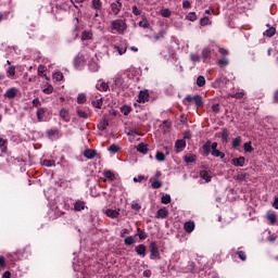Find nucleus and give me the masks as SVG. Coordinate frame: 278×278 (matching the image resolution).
<instances>
[{
  "label": "nucleus",
  "instance_id": "obj_1",
  "mask_svg": "<svg viewBox=\"0 0 278 278\" xmlns=\"http://www.w3.org/2000/svg\"><path fill=\"white\" fill-rule=\"evenodd\" d=\"M111 30L123 36L127 31V22L125 20L111 21Z\"/></svg>",
  "mask_w": 278,
  "mask_h": 278
},
{
  "label": "nucleus",
  "instance_id": "obj_2",
  "mask_svg": "<svg viewBox=\"0 0 278 278\" xmlns=\"http://www.w3.org/2000/svg\"><path fill=\"white\" fill-rule=\"evenodd\" d=\"M184 105H192V103H194V105L197 108H203V98L199 94L195 96H186L185 99L182 100Z\"/></svg>",
  "mask_w": 278,
  "mask_h": 278
},
{
  "label": "nucleus",
  "instance_id": "obj_3",
  "mask_svg": "<svg viewBox=\"0 0 278 278\" xmlns=\"http://www.w3.org/2000/svg\"><path fill=\"white\" fill-rule=\"evenodd\" d=\"M150 260H160V245L156 241H151L150 245Z\"/></svg>",
  "mask_w": 278,
  "mask_h": 278
},
{
  "label": "nucleus",
  "instance_id": "obj_4",
  "mask_svg": "<svg viewBox=\"0 0 278 278\" xmlns=\"http://www.w3.org/2000/svg\"><path fill=\"white\" fill-rule=\"evenodd\" d=\"M59 116L64 123H71V112L67 109H61Z\"/></svg>",
  "mask_w": 278,
  "mask_h": 278
},
{
  "label": "nucleus",
  "instance_id": "obj_5",
  "mask_svg": "<svg viewBox=\"0 0 278 278\" xmlns=\"http://www.w3.org/2000/svg\"><path fill=\"white\" fill-rule=\"evenodd\" d=\"M85 64H86V59L84 58V54H78L74 59V66H75V68H84Z\"/></svg>",
  "mask_w": 278,
  "mask_h": 278
},
{
  "label": "nucleus",
  "instance_id": "obj_6",
  "mask_svg": "<svg viewBox=\"0 0 278 278\" xmlns=\"http://www.w3.org/2000/svg\"><path fill=\"white\" fill-rule=\"evenodd\" d=\"M121 10H123V2H112L111 3V11L115 16H118L121 14Z\"/></svg>",
  "mask_w": 278,
  "mask_h": 278
},
{
  "label": "nucleus",
  "instance_id": "obj_7",
  "mask_svg": "<svg viewBox=\"0 0 278 278\" xmlns=\"http://www.w3.org/2000/svg\"><path fill=\"white\" fill-rule=\"evenodd\" d=\"M147 101H149V91H140L138 94L137 103H147Z\"/></svg>",
  "mask_w": 278,
  "mask_h": 278
},
{
  "label": "nucleus",
  "instance_id": "obj_8",
  "mask_svg": "<svg viewBox=\"0 0 278 278\" xmlns=\"http://www.w3.org/2000/svg\"><path fill=\"white\" fill-rule=\"evenodd\" d=\"M135 251L139 257H147V245L139 244L135 248Z\"/></svg>",
  "mask_w": 278,
  "mask_h": 278
},
{
  "label": "nucleus",
  "instance_id": "obj_9",
  "mask_svg": "<svg viewBox=\"0 0 278 278\" xmlns=\"http://www.w3.org/2000/svg\"><path fill=\"white\" fill-rule=\"evenodd\" d=\"M175 149H176V153H181V151L186 149V140L184 139L176 140Z\"/></svg>",
  "mask_w": 278,
  "mask_h": 278
},
{
  "label": "nucleus",
  "instance_id": "obj_10",
  "mask_svg": "<svg viewBox=\"0 0 278 278\" xmlns=\"http://www.w3.org/2000/svg\"><path fill=\"white\" fill-rule=\"evenodd\" d=\"M266 218H267V220H269V225L277 224V213H275V211H268L266 213Z\"/></svg>",
  "mask_w": 278,
  "mask_h": 278
},
{
  "label": "nucleus",
  "instance_id": "obj_11",
  "mask_svg": "<svg viewBox=\"0 0 278 278\" xmlns=\"http://www.w3.org/2000/svg\"><path fill=\"white\" fill-rule=\"evenodd\" d=\"M46 114H47V108H38L37 109V121H38V123L45 122Z\"/></svg>",
  "mask_w": 278,
  "mask_h": 278
},
{
  "label": "nucleus",
  "instance_id": "obj_12",
  "mask_svg": "<svg viewBox=\"0 0 278 278\" xmlns=\"http://www.w3.org/2000/svg\"><path fill=\"white\" fill-rule=\"evenodd\" d=\"M18 89H16V87H12L5 91L4 97L7 99H14V97H16Z\"/></svg>",
  "mask_w": 278,
  "mask_h": 278
},
{
  "label": "nucleus",
  "instance_id": "obj_13",
  "mask_svg": "<svg viewBox=\"0 0 278 278\" xmlns=\"http://www.w3.org/2000/svg\"><path fill=\"white\" fill-rule=\"evenodd\" d=\"M91 8L96 10V12H99L103 9V2H101V0H92Z\"/></svg>",
  "mask_w": 278,
  "mask_h": 278
},
{
  "label": "nucleus",
  "instance_id": "obj_14",
  "mask_svg": "<svg viewBox=\"0 0 278 278\" xmlns=\"http://www.w3.org/2000/svg\"><path fill=\"white\" fill-rule=\"evenodd\" d=\"M184 229H185L186 233H192V231H194V222L189 220V222L185 223Z\"/></svg>",
  "mask_w": 278,
  "mask_h": 278
},
{
  "label": "nucleus",
  "instance_id": "obj_15",
  "mask_svg": "<svg viewBox=\"0 0 278 278\" xmlns=\"http://www.w3.org/2000/svg\"><path fill=\"white\" fill-rule=\"evenodd\" d=\"M75 212H83V210H86V202L84 201H76L74 204Z\"/></svg>",
  "mask_w": 278,
  "mask_h": 278
},
{
  "label": "nucleus",
  "instance_id": "obj_16",
  "mask_svg": "<svg viewBox=\"0 0 278 278\" xmlns=\"http://www.w3.org/2000/svg\"><path fill=\"white\" fill-rule=\"evenodd\" d=\"M0 151L1 153H8V139L0 137Z\"/></svg>",
  "mask_w": 278,
  "mask_h": 278
},
{
  "label": "nucleus",
  "instance_id": "obj_17",
  "mask_svg": "<svg viewBox=\"0 0 278 278\" xmlns=\"http://www.w3.org/2000/svg\"><path fill=\"white\" fill-rule=\"evenodd\" d=\"M85 157H87V160H93V157H97V151L92 150V149H87L84 152Z\"/></svg>",
  "mask_w": 278,
  "mask_h": 278
},
{
  "label": "nucleus",
  "instance_id": "obj_18",
  "mask_svg": "<svg viewBox=\"0 0 278 278\" xmlns=\"http://www.w3.org/2000/svg\"><path fill=\"white\" fill-rule=\"evenodd\" d=\"M244 162H247V159H244V156L232 159L233 166H244Z\"/></svg>",
  "mask_w": 278,
  "mask_h": 278
},
{
  "label": "nucleus",
  "instance_id": "obj_19",
  "mask_svg": "<svg viewBox=\"0 0 278 278\" xmlns=\"http://www.w3.org/2000/svg\"><path fill=\"white\" fill-rule=\"evenodd\" d=\"M168 216V208L162 207L156 213V218H166Z\"/></svg>",
  "mask_w": 278,
  "mask_h": 278
},
{
  "label": "nucleus",
  "instance_id": "obj_20",
  "mask_svg": "<svg viewBox=\"0 0 278 278\" xmlns=\"http://www.w3.org/2000/svg\"><path fill=\"white\" fill-rule=\"evenodd\" d=\"M81 40H92L93 34L92 30H84L80 36Z\"/></svg>",
  "mask_w": 278,
  "mask_h": 278
},
{
  "label": "nucleus",
  "instance_id": "obj_21",
  "mask_svg": "<svg viewBox=\"0 0 278 278\" xmlns=\"http://www.w3.org/2000/svg\"><path fill=\"white\" fill-rule=\"evenodd\" d=\"M137 151L139 153H142L143 155H147V153H149V148H148V146L146 143H139L137 146Z\"/></svg>",
  "mask_w": 278,
  "mask_h": 278
},
{
  "label": "nucleus",
  "instance_id": "obj_22",
  "mask_svg": "<svg viewBox=\"0 0 278 278\" xmlns=\"http://www.w3.org/2000/svg\"><path fill=\"white\" fill-rule=\"evenodd\" d=\"M48 138H55V136H60V129L51 128L46 131Z\"/></svg>",
  "mask_w": 278,
  "mask_h": 278
},
{
  "label": "nucleus",
  "instance_id": "obj_23",
  "mask_svg": "<svg viewBox=\"0 0 278 278\" xmlns=\"http://www.w3.org/2000/svg\"><path fill=\"white\" fill-rule=\"evenodd\" d=\"M97 90H100L102 92H108V90H110V85H108V83H101L100 85L96 86Z\"/></svg>",
  "mask_w": 278,
  "mask_h": 278
},
{
  "label": "nucleus",
  "instance_id": "obj_24",
  "mask_svg": "<svg viewBox=\"0 0 278 278\" xmlns=\"http://www.w3.org/2000/svg\"><path fill=\"white\" fill-rule=\"evenodd\" d=\"M200 177L204 179L206 182L212 181V176H210V173L207 170H201Z\"/></svg>",
  "mask_w": 278,
  "mask_h": 278
},
{
  "label": "nucleus",
  "instance_id": "obj_25",
  "mask_svg": "<svg viewBox=\"0 0 278 278\" xmlns=\"http://www.w3.org/2000/svg\"><path fill=\"white\" fill-rule=\"evenodd\" d=\"M212 142L211 141H207L206 143L203 144L202 149H203V152L205 153V155H208L210 153H212Z\"/></svg>",
  "mask_w": 278,
  "mask_h": 278
},
{
  "label": "nucleus",
  "instance_id": "obj_26",
  "mask_svg": "<svg viewBox=\"0 0 278 278\" xmlns=\"http://www.w3.org/2000/svg\"><path fill=\"white\" fill-rule=\"evenodd\" d=\"M184 161L187 164H192V163L197 162V155H194V154L186 155V156H184Z\"/></svg>",
  "mask_w": 278,
  "mask_h": 278
},
{
  "label": "nucleus",
  "instance_id": "obj_27",
  "mask_svg": "<svg viewBox=\"0 0 278 278\" xmlns=\"http://www.w3.org/2000/svg\"><path fill=\"white\" fill-rule=\"evenodd\" d=\"M93 108H97L98 110H101L103 106V98H99L97 100H93L92 102Z\"/></svg>",
  "mask_w": 278,
  "mask_h": 278
},
{
  "label": "nucleus",
  "instance_id": "obj_28",
  "mask_svg": "<svg viewBox=\"0 0 278 278\" xmlns=\"http://www.w3.org/2000/svg\"><path fill=\"white\" fill-rule=\"evenodd\" d=\"M110 123L105 119H103L102 122H100L98 124V129H100V131H105V129H108Z\"/></svg>",
  "mask_w": 278,
  "mask_h": 278
},
{
  "label": "nucleus",
  "instance_id": "obj_29",
  "mask_svg": "<svg viewBox=\"0 0 278 278\" xmlns=\"http://www.w3.org/2000/svg\"><path fill=\"white\" fill-rule=\"evenodd\" d=\"M202 56L204 60H210V58H212V50H210V48H204L202 50Z\"/></svg>",
  "mask_w": 278,
  "mask_h": 278
},
{
  "label": "nucleus",
  "instance_id": "obj_30",
  "mask_svg": "<svg viewBox=\"0 0 278 278\" xmlns=\"http://www.w3.org/2000/svg\"><path fill=\"white\" fill-rule=\"evenodd\" d=\"M104 177L109 179V181H114L116 179V175L112 173V170H106L103 173Z\"/></svg>",
  "mask_w": 278,
  "mask_h": 278
},
{
  "label": "nucleus",
  "instance_id": "obj_31",
  "mask_svg": "<svg viewBox=\"0 0 278 278\" xmlns=\"http://www.w3.org/2000/svg\"><path fill=\"white\" fill-rule=\"evenodd\" d=\"M275 34H277V29L275 27H270L265 30L264 36H267V38H273Z\"/></svg>",
  "mask_w": 278,
  "mask_h": 278
},
{
  "label": "nucleus",
  "instance_id": "obj_32",
  "mask_svg": "<svg viewBox=\"0 0 278 278\" xmlns=\"http://www.w3.org/2000/svg\"><path fill=\"white\" fill-rule=\"evenodd\" d=\"M121 112H122V114H124V116H129V114H131V106L123 105L121 108Z\"/></svg>",
  "mask_w": 278,
  "mask_h": 278
},
{
  "label": "nucleus",
  "instance_id": "obj_33",
  "mask_svg": "<svg viewBox=\"0 0 278 278\" xmlns=\"http://www.w3.org/2000/svg\"><path fill=\"white\" fill-rule=\"evenodd\" d=\"M89 71H91V73H97L99 71V64L94 61L89 62Z\"/></svg>",
  "mask_w": 278,
  "mask_h": 278
},
{
  "label": "nucleus",
  "instance_id": "obj_34",
  "mask_svg": "<svg viewBox=\"0 0 278 278\" xmlns=\"http://www.w3.org/2000/svg\"><path fill=\"white\" fill-rule=\"evenodd\" d=\"M219 136L223 142H227V140L229 139V130L223 129L222 132H219Z\"/></svg>",
  "mask_w": 278,
  "mask_h": 278
},
{
  "label": "nucleus",
  "instance_id": "obj_35",
  "mask_svg": "<svg viewBox=\"0 0 278 278\" xmlns=\"http://www.w3.org/2000/svg\"><path fill=\"white\" fill-rule=\"evenodd\" d=\"M43 94H53V86L50 84H47L45 88L42 89Z\"/></svg>",
  "mask_w": 278,
  "mask_h": 278
},
{
  "label": "nucleus",
  "instance_id": "obj_36",
  "mask_svg": "<svg viewBox=\"0 0 278 278\" xmlns=\"http://www.w3.org/2000/svg\"><path fill=\"white\" fill-rule=\"evenodd\" d=\"M124 244H126L127 247H131V244H136V239L131 236L126 237L124 240Z\"/></svg>",
  "mask_w": 278,
  "mask_h": 278
},
{
  "label": "nucleus",
  "instance_id": "obj_37",
  "mask_svg": "<svg viewBox=\"0 0 278 278\" xmlns=\"http://www.w3.org/2000/svg\"><path fill=\"white\" fill-rule=\"evenodd\" d=\"M211 155H213V157H220L222 160L225 157V153L220 152V150H212Z\"/></svg>",
  "mask_w": 278,
  "mask_h": 278
},
{
  "label": "nucleus",
  "instance_id": "obj_38",
  "mask_svg": "<svg viewBox=\"0 0 278 278\" xmlns=\"http://www.w3.org/2000/svg\"><path fill=\"white\" fill-rule=\"evenodd\" d=\"M172 14L170 9L161 10V16H163V18H170Z\"/></svg>",
  "mask_w": 278,
  "mask_h": 278
},
{
  "label": "nucleus",
  "instance_id": "obj_39",
  "mask_svg": "<svg viewBox=\"0 0 278 278\" xmlns=\"http://www.w3.org/2000/svg\"><path fill=\"white\" fill-rule=\"evenodd\" d=\"M242 144V137H237L232 139V149H238Z\"/></svg>",
  "mask_w": 278,
  "mask_h": 278
},
{
  "label": "nucleus",
  "instance_id": "obj_40",
  "mask_svg": "<svg viewBox=\"0 0 278 278\" xmlns=\"http://www.w3.org/2000/svg\"><path fill=\"white\" fill-rule=\"evenodd\" d=\"M106 216H109V218H117L118 216V212L116 210H106Z\"/></svg>",
  "mask_w": 278,
  "mask_h": 278
},
{
  "label": "nucleus",
  "instance_id": "obj_41",
  "mask_svg": "<svg viewBox=\"0 0 278 278\" xmlns=\"http://www.w3.org/2000/svg\"><path fill=\"white\" fill-rule=\"evenodd\" d=\"M200 25L202 27H205L206 25H212V21H210V17L204 16L200 20Z\"/></svg>",
  "mask_w": 278,
  "mask_h": 278
},
{
  "label": "nucleus",
  "instance_id": "obj_42",
  "mask_svg": "<svg viewBox=\"0 0 278 278\" xmlns=\"http://www.w3.org/2000/svg\"><path fill=\"white\" fill-rule=\"evenodd\" d=\"M8 77H14L16 75V67L15 66H9L7 70Z\"/></svg>",
  "mask_w": 278,
  "mask_h": 278
},
{
  "label": "nucleus",
  "instance_id": "obj_43",
  "mask_svg": "<svg viewBox=\"0 0 278 278\" xmlns=\"http://www.w3.org/2000/svg\"><path fill=\"white\" fill-rule=\"evenodd\" d=\"M218 66H229V59L223 56L218 60Z\"/></svg>",
  "mask_w": 278,
  "mask_h": 278
},
{
  "label": "nucleus",
  "instance_id": "obj_44",
  "mask_svg": "<svg viewBox=\"0 0 278 278\" xmlns=\"http://www.w3.org/2000/svg\"><path fill=\"white\" fill-rule=\"evenodd\" d=\"M155 160L157 162H164L166 160V155L163 152H156Z\"/></svg>",
  "mask_w": 278,
  "mask_h": 278
},
{
  "label": "nucleus",
  "instance_id": "obj_45",
  "mask_svg": "<svg viewBox=\"0 0 278 278\" xmlns=\"http://www.w3.org/2000/svg\"><path fill=\"white\" fill-rule=\"evenodd\" d=\"M197 86H199V88H203V86H205V77L204 76H199L198 77Z\"/></svg>",
  "mask_w": 278,
  "mask_h": 278
},
{
  "label": "nucleus",
  "instance_id": "obj_46",
  "mask_svg": "<svg viewBox=\"0 0 278 278\" xmlns=\"http://www.w3.org/2000/svg\"><path fill=\"white\" fill-rule=\"evenodd\" d=\"M197 13L195 12H190L187 16L186 20L187 21H191V23H194V21H197Z\"/></svg>",
  "mask_w": 278,
  "mask_h": 278
},
{
  "label": "nucleus",
  "instance_id": "obj_47",
  "mask_svg": "<svg viewBox=\"0 0 278 278\" xmlns=\"http://www.w3.org/2000/svg\"><path fill=\"white\" fill-rule=\"evenodd\" d=\"M53 79H55V81H62V79H64V74H62V72H55L53 74Z\"/></svg>",
  "mask_w": 278,
  "mask_h": 278
},
{
  "label": "nucleus",
  "instance_id": "obj_48",
  "mask_svg": "<svg viewBox=\"0 0 278 278\" xmlns=\"http://www.w3.org/2000/svg\"><path fill=\"white\" fill-rule=\"evenodd\" d=\"M137 233H138V237H139L140 240H147L148 236H147V232H144V230L138 228Z\"/></svg>",
  "mask_w": 278,
  "mask_h": 278
},
{
  "label": "nucleus",
  "instance_id": "obj_49",
  "mask_svg": "<svg viewBox=\"0 0 278 278\" xmlns=\"http://www.w3.org/2000/svg\"><path fill=\"white\" fill-rule=\"evenodd\" d=\"M108 151H110V153H118V151H121V147H118V144H112Z\"/></svg>",
  "mask_w": 278,
  "mask_h": 278
},
{
  "label": "nucleus",
  "instance_id": "obj_50",
  "mask_svg": "<svg viewBox=\"0 0 278 278\" xmlns=\"http://www.w3.org/2000/svg\"><path fill=\"white\" fill-rule=\"evenodd\" d=\"M161 203H163V205H168V203H170V194L163 195L161 199Z\"/></svg>",
  "mask_w": 278,
  "mask_h": 278
},
{
  "label": "nucleus",
  "instance_id": "obj_51",
  "mask_svg": "<svg viewBox=\"0 0 278 278\" xmlns=\"http://www.w3.org/2000/svg\"><path fill=\"white\" fill-rule=\"evenodd\" d=\"M243 149L245 153H253V146H251V142H245Z\"/></svg>",
  "mask_w": 278,
  "mask_h": 278
},
{
  "label": "nucleus",
  "instance_id": "obj_52",
  "mask_svg": "<svg viewBox=\"0 0 278 278\" xmlns=\"http://www.w3.org/2000/svg\"><path fill=\"white\" fill-rule=\"evenodd\" d=\"M151 188H153V190H159V188H162V181L160 180L152 181Z\"/></svg>",
  "mask_w": 278,
  "mask_h": 278
},
{
  "label": "nucleus",
  "instance_id": "obj_53",
  "mask_svg": "<svg viewBox=\"0 0 278 278\" xmlns=\"http://www.w3.org/2000/svg\"><path fill=\"white\" fill-rule=\"evenodd\" d=\"M237 255L239 260H241L242 262H247V253H244V251H238Z\"/></svg>",
  "mask_w": 278,
  "mask_h": 278
},
{
  "label": "nucleus",
  "instance_id": "obj_54",
  "mask_svg": "<svg viewBox=\"0 0 278 278\" xmlns=\"http://www.w3.org/2000/svg\"><path fill=\"white\" fill-rule=\"evenodd\" d=\"M42 164H43V166L51 167V166H55V161H53V160H43Z\"/></svg>",
  "mask_w": 278,
  "mask_h": 278
},
{
  "label": "nucleus",
  "instance_id": "obj_55",
  "mask_svg": "<svg viewBox=\"0 0 278 278\" xmlns=\"http://www.w3.org/2000/svg\"><path fill=\"white\" fill-rule=\"evenodd\" d=\"M229 97H230V99H242V97H244V91H240L235 94H230Z\"/></svg>",
  "mask_w": 278,
  "mask_h": 278
},
{
  "label": "nucleus",
  "instance_id": "obj_56",
  "mask_svg": "<svg viewBox=\"0 0 278 278\" xmlns=\"http://www.w3.org/2000/svg\"><path fill=\"white\" fill-rule=\"evenodd\" d=\"M139 27H142L143 29H149V27H150L149 21L143 20V21L139 22Z\"/></svg>",
  "mask_w": 278,
  "mask_h": 278
},
{
  "label": "nucleus",
  "instance_id": "obj_57",
  "mask_svg": "<svg viewBox=\"0 0 278 278\" xmlns=\"http://www.w3.org/2000/svg\"><path fill=\"white\" fill-rule=\"evenodd\" d=\"M37 71L39 77H42V75H45V72L47 71V67L45 65H39Z\"/></svg>",
  "mask_w": 278,
  "mask_h": 278
},
{
  "label": "nucleus",
  "instance_id": "obj_58",
  "mask_svg": "<svg viewBox=\"0 0 278 278\" xmlns=\"http://www.w3.org/2000/svg\"><path fill=\"white\" fill-rule=\"evenodd\" d=\"M154 40L157 41V40H162V38H164V30H161L159 31L157 34H155L153 36Z\"/></svg>",
  "mask_w": 278,
  "mask_h": 278
},
{
  "label": "nucleus",
  "instance_id": "obj_59",
  "mask_svg": "<svg viewBox=\"0 0 278 278\" xmlns=\"http://www.w3.org/2000/svg\"><path fill=\"white\" fill-rule=\"evenodd\" d=\"M40 105H42V103L40 102V100H39L38 98H35V99L33 100V108H37V110H38V108H40Z\"/></svg>",
  "mask_w": 278,
  "mask_h": 278
},
{
  "label": "nucleus",
  "instance_id": "obj_60",
  "mask_svg": "<svg viewBox=\"0 0 278 278\" xmlns=\"http://www.w3.org/2000/svg\"><path fill=\"white\" fill-rule=\"evenodd\" d=\"M132 14L135 16H140V14H142V11H140V9H138V7L134 5L132 7Z\"/></svg>",
  "mask_w": 278,
  "mask_h": 278
},
{
  "label": "nucleus",
  "instance_id": "obj_61",
  "mask_svg": "<svg viewBox=\"0 0 278 278\" xmlns=\"http://www.w3.org/2000/svg\"><path fill=\"white\" fill-rule=\"evenodd\" d=\"M77 103H86V94L80 93L77 98Z\"/></svg>",
  "mask_w": 278,
  "mask_h": 278
},
{
  "label": "nucleus",
  "instance_id": "obj_62",
  "mask_svg": "<svg viewBox=\"0 0 278 278\" xmlns=\"http://www.w3.org/2000/svg\"><path fill=\"white\" fill-rule=\"evenodd\" d=\"M212 111H213L215 114H218V112H220V104H218V103L213 104V105H212Z\"/></svg>",
  "mask_w": 278,
  "mask_h": 278
},
{
  "label": "nucleus",
  "instance_id": "obj_63",
  "mask_svg": "<svg viewBox=\"0 0 278 278\" xmlns=\"http://www.w3.org/2000/svg\"><path fill=\"white\" fill-rule=\"evenodd\" d=\"M77 114L80 118H88V113H86L85 111L78 110Z\"/></svg>",
  "mask_w": 278,
  "mask_h": 278
},
{
  "label": "nucleus",
  "instance_id": "obj_64",
  "mask_svg": "<svg viewBox=\"0 0 278 278\" xmlns=\"http://www.w3.org/2000/svg\"><path fill=\"white\" fill-rule=\"evenodd\" d=\"M218 53H220V55H229V50L225 48H219Z\"/></svg>",
  "mask_w": 278,
  "mask_h": 278
}]
</instances>
